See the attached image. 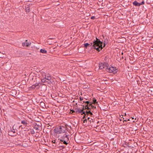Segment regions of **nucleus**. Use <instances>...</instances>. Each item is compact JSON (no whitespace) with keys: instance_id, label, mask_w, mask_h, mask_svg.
Wrapping results in <instances>:
<instances>
[{"instance_id":"58836bf2","label":"nucleus","mask_w":153,"mask_h":153,"mask_svg":"<svg viewBox=\"0 0 153 153\" xmlns=\"http://www.w3.org/2000/svg\"><path fill=\"white\" fill-rule=\"evenodd\" d=\"M87 121V120L86 119L85 120H84V123L85 122V121Z\"/></svg>"},{"instance_id":"2f4dec72","label":"nucleus","mask_w":153,"mask_h":153,"mask_svg":"<svg viewBox=\"0 0 153 153\" xmlns=\"http://www.w3.org/2000/svg\"><path fill=\"white\" fill-rule=\"evenodd\" d=\"M52 111H50V110H48V114H51V112Z\"/></svg>"},{"instance_id":"49530a36","label":"nucleus","mask_w":153,"mask_h":153,"mask_svg":"<svg viewBox=\"0 0 153 153\" xmlns=\"http://www.w3.org/2000/svg\"><path fill=\"white\" fill-rule=\"evenodd\" d=\"M128 120L129 121V119H128Z\"/></svg>"},{"instance_id":"a18cd8bd","label":"nucleus","mask_w":153,"mask_h":153,"mask_svg":"<svg viewBox=\"0 0 153 153\" xmlns=\"http://www.w3.org/2000/svg\"><path fill=\"white\" fill-rule=\"evenodd\" d=\"M27 40H26V42H27Z\"/></svg>"},{"instance_id":"20e7f679","label":"nucleus","mask_w":153,"mask_h":153,"mask_svg":"<svg viewBox=\"0 0 153 153\" xmlns=\"http://www.w3.org/2000/svg\"><path fill=\"white\" fill-rule=\"evenodd\" d=\"M50 119L48 118V122H49L48 123V129L51 128H53L55 126V122L53 121L51 122V121L52 120V119L51 118V117H50Z\"/></svg>"},{"instance_id":"2eb2a0df","label":"nucleus","mask_w":153,"mask_h":153,"mask_svg":"<svg viewBox=\"0 0 153 153\" xmlns=\"http://www.w3.org/2000/svg\"><path fill=\"white\" fill-rule=\"evenodd\" d=\"M40 51L41 53H46L47 52V51L46 50H45L44 49H41L40 50Z\"/></svg>"},{"instance_id":"79ce46f5","label":"nucleus","mask_w":153,"mask_h":153,"mask_svg":"<svg viewBox=\"0 0 153 153\" xmlns=\"http://www.w3.org/2000/svg\"><path fill=\"white\" fill-rule=\"evenodd\" d=\"M22 126V125H21V126H19V127H21Z\"/></svg>"},{"instance_id":"6e6552de","label":"nucleus","mask_w":153,"mask_h":153,"mask_svg":"<svg viewBox=\"0 0 153 153\" xmlns=\"http://www.w3.org/2000/svg\"><path fill=\"white\" fill-rule=\"evenodd\" d=\"M64 138H63V137H61L60 138V141L61 142H63L64 140H68V135L66 134H64Z\"/></svg>"},{"instance_id":"b1692460","label":"nucleus","mask_w":153,"mask_h":153,"mask_svg":"<svg viewBox=\"0 0 153 153\" xmlns=\"http://www.w3.org/2000/svg\"><path fill=\"white\" fill-rule=\"evenodd\" d=\"M66 141V140H64V141H63L62 142H63V143L64 144H65V145H67V144H68V143H67Z\"/></svg>"},{"instance_id":"4468645a","label":"nucleus","mask_w":153,"mask_h":153,"mask_svg":"<svg viewBox=\"0 0 153 153\" xmlns=\"http://www.w3.org/2000/svg\"><path fill=\"white\" fill-rule=\"evenodd\" d=\"M21 123L23 124L24 126H27V121H25V120H23L22 121Z\"/></svg>"},{"instance_id":"ea45409f","label":"nucleus","mask_w":153,"mask_h":153,"mask_svg":"<svg viewBox=\"0 0 153 153\" xmlns=\"http://www.w3.org/2000/svg\"><path fill=\"white\" fill-rule=\"evenodd\" d=\"M87 121V120L86 119L85 120H84V123L85 122V121Z\"/></svg>"},{"instance_id":"dca6fc26","label":"nucleus","mask_w":153,"mask_h":153,"mask_svg":"<svg viewBox=\"0 0 153 153\" xmlns=\"http://www.w3.org/2000/svg\"><path fill=\"white\" fill-rule=\"evenodd\" d=\"M85 109L91 110V109L88 106V104H87L86 105H85Z\"/></svg>"},{"instance_id":"09e8293b","label":"nucleus","mask_w":153,"mask_h":153,"mask_svg":"<svg viewBox=\"0 0 153 153\" xmlns=\"http://www.w3.org/2000/svg\"><path fill=\"white\" fill-rule=\"evenodd\" d=\"M120 120V121H121L122 120H121H121Z\"/></svg>"},{"instance_id":"f3484780","label":"nucleus","mask_w":153,"mask_h":153,"mask_svg":"<svg viewBox=\"0 0 153 153\" xmlns=\"http://www.w3.org/2000/svg\"><path fill=\"white\" fill-rule=\"evenodd\" d=\"M91 111V110H89V111H86V114L87 115H88V114H90L91 115L93 114L92 113Z\"/></svg>"},{"instance_id":"aec40b11","label":"nucleus","mask_w":153,"mask_h":153,"mask_svg":"<svg viewBox=\"0 0 153 153\" xmlns=\"http://www.w3.org/2000/svg\"><path fill=\"white\" fill-rule=\"evenodd\" d=\"M84 46L86 48H87V47L89 45H90V44H88V43H85L84 44Z\"/></svg>"},{"instance_id":"4be33fe9","label":"nucleus","mask_w":153,"mask_h":153,"mask_svg":"<svg viewBox=\"0 0 153 153\" xmlns=\"http://www.w3.org/2000/svg\"><path fill=\"white\" fill-rule=\"evenodd\" d=\"M93 99V102L94 103H97V100L94 98Z\"/></svg>"},{"instance_id":"72a5a7b5","label":"nucleus","mask_w":153,"mask_h":153,"mask_svg":"<svg viewBox=\"0 0 153 153\" xmlns=\"http://www.w3.org/2000/svg\"><path fill=\"white\" fill-rule=\"evenodd\" d=\"M55 140H54V141H52V142L53 143H55Z\"/></svg>"},{"instance_id":"c03bdc74","label":"nucleus","mask_w":153,"mask_h":153,"mask_svg":"<svg viewBox=\"0 0 153 153\" xmlns=\"http://www.w3.org/2000/svg\"><path fill=\"white\" fill-rule=\"evenodd\" d=\"M134 119V118L133 117V118H132V119Z\"/></svg>"},{"instance_id":"f257e3e1","label":"nucleus","mask_w":153,"mask_h":153,"mask_svg":"<svg viewBox=\"0 0 153 153\" xmlns=\"http://www.w3.org/2000/svg\"><path fill=\"white\" fill-rule=\"evenodd\" d=\"M96 41H94L93 46L98 52H99L103 48L102 47V42L100 41L99 39L96 38Z\"/></svg>"},{"instance_id":"ddd939ff","label":"nucleus","mask_w":153,"mask_h":153,"mask_svg":"<svg viewBox=\"0 0 153 153\" xmlns=\"http://www.w3.org/2000/svg\"><path fill=\"white\" fill-rule=\"evenodd\" d=\"M133 4L134 5H135L136 6H140V3L138 2L137 1H134L133 3Z\"/></svg>"},{"instance_id":"39448f33","label":"nucleus","mask_w":153,"mask_h":153,"mask_svg":"<svg viewBox=\"0 0 153 153\" xmlns=\"http://www.w3.org/2000/svg\"><path fill=\"white\" fill-rule=\"evenodd\" d=\"M108 64L107 63L104 62V63H99V69H102L104 68L106 69L107 67L108 66Z\"/></svg>"},{"instance_id":"1a4fd4ad","label":"nucleus","mask_w":153,"mask_h":153,"mask_svg":"<svg viewBox=\"0 0 153 153\" xmlns=\"http://www.w3.org/2000/svg\"><path fill=\"white\" fill-rule=\"evenodd\" d=\"M34 128L37 130H40L41 129V126L39 125H38L37 123L34 125Z\"/></svg>"},{"instance_id":"c756f323","label":"nucleus","mask_w":153,"mask_h":153,"mask_svg":"<svg viewBox=\"0 0 153 153\" xmlns=\"http://www.w3.org/2000/svg\"><path fill=\"white\" fill-rule=\"evenodd\" d=\"M31 134H34L35 132H34V131H33H33H31Z\"/></svg>"},{"instance_id":"9b49d317","label":"nucleus","mask_w":153,"mask_h":153,"mask_svg":"<svg viewBox=\"0 0 153 153\" xmlns=\"http://www.w3.org/2000/svg\"><path fill=\"white\" fill-rule=\"evenodd\" d=\"M31 44V43H29L28 42H23L22 43V45L23 46H25L26 47H28Z\"/></svg>"},{"instance_id":"4c0bfd02","label":"nucleus","mask_w":153,"mask_h":153,"mask_svg":"<svg viewBox=\"0 0 153 153\" xmlns=\"http://www.w3.org/2000/svg\"><path fill=\"white\" fill-rule=\"evenodd\" d=\"M49 42L48 41V42ZM51 44H52V43H49V42H48V44H49V45H51Z\"/></svg>"},{"instance_id":"37998d69","label":"nucleus","mask_w":153,"mask_h":153,"mask_svg":"<svg viewBox=\"0 0 153 153\" xmlns=\"http://www.w3.org/2000/svg\"><path fill=\"white\" fill-rule=\"evenodd\" d=\"M62 137H63V138H64V135Z\"/></svg>"},{"instance_id":"423d86ee","label":"nucleus","mask_w":153,"mask_h":153,"mask_svg":"<svg viewBox=\"0 0 153 153\" xmlns=\"http://www.w3.org/2000/svg\"><path fill=\"white\" fill-rule=\"evenodd\" d=\"M75 112L79 114H81L82 115L83 114H85V115H86L85 114V112L83 111V109H81L80 108H75Z\"/></svg>"},{"instance_id":"e433bc0d","label":"nucleus","mask_w":153,"mask_h":153,"mask_svg":"<svg viewBox=\"0 0 153 153\" xmlns=\"http://www.w3.org/2000/svg\"><path fill=\"white\" fill-rule=\"evenodd\" d=\"M51 39V37L49 38V37H48V40Z\"/></svg>"},{"instance_id":"c9c22d12","label":"nucleus","mask_w":153,"mask_h":153,"mask_svg":"<svg viewBox=\"0 0 153 153\" xmlns=\"http://www.w3.org/2000/svg\"><path fill=\"white\" fill-rule=\"evenodd\" d=\"M126 121H127V120H123V122H124V123L125 121L126 122Z\"/></svg>"},{"instance_id":"7ed1b4c3","label":"nucleus","mask_w":153,"mask_h":153,"mask_svg":"<svg viewBox=\"0 0 153 153\" xmlns=\"http://www.w3.org/2000/svg\"><path fill=\"white\" fill-rule=\"evenodd\" d=\"M106 69L107 71H108L110 73H113L114 74L116 73L117 71V69L114 67H110L108 65V66H107Z\"/></svg>"},{"instance_id":"393cba45","label":"nucleus","mask_w":153,"mask_h":153,"mask_svg":"<svg viewBox=\"0 0 153 153\" xmlns=\"http://www.w3.org/2000/svg\"><path fill=\"white\" fill-rule=\"evenodd\" d=\"M91 108L92 109H93L96 108V107L95 106H94V105H91Z\"/></svg>"},{"instance_id":"c85d7f7f","label":"nucleus","mask_w":153,"mask_h":153,"mask_svg":"<svg viewBox=\"0 0 153 153\" xmlns=\"http://www.w3.org/2000/svg\"><path fill=\"white\" fill-rule=\"evenodd\" d=\"M75 108L74 109V110H71V111L72 112V113H74L75 112Z\"/></svg>"},{"instance_id":"f03ea898","label":"nucleus","mask_w":153,"mask_h":153,"mask_svg":"<svg viewBox=\"0 0 153 153\" xmlns=\"http://www.w3.org/2000/svg\"><path fill=\"white\" fill-rule=\"evenodd\" d=\"M55 133L58 134L64 133L65 131V128L63 126H60L59 127L56 128L54 129Z\"/></svg>"},{"instance_id":"7c9ffc66","label":"nucleus","mask_w":153,"mask_h":153,"mask_svg":"<svg viewBox=\"0 0 153 153\" xmlns=\"http://www.w3.org/2000/svg\"><path fill=\"white\" fill-rule=\"evenodd\" d=\"M80 100L82 101L83 100V98L81 97H80Z\"/></svg>"},{"instance_id":"0eeeda50","label":"nucleus","mask_w":153,"mask_h":153,"mask_svg":"<svg viewBox=\"0 0 153 153\" xmlns=\"http://www.w3.org/2000/svg\"><path fill=\"white\" fill-rule=\"evenodd\" d=\"M48 80V78L47 79L46 78H44L42 79V82L43 83V85H45L47 86V85L48 84V81H46V80ZM47 88V87H46Z\"/></svg>"},{"instance_id":"cd10ccee","label":"nucleus","mask_w":153,"mask_h":153,"mask_svg":"<svg viewBox=\"0 0 153 153\" xmlns=\"http://www.w3.org/2000/svg\"><path fill=\"white\" fill-rule=\"evenodd\" d=\"M91 105H92V104L91 103H89L88 104V106L89 107L90 106H91Z\"/></svg>"},{"instance_id":"a211bd4d","label":"nucleus","mask_w":153,"mask_h":153,"mask_svg":"<svg viewBox=\"0 0 153 153\" xmlns=\"http://www.w3.org/2000/svg\"><path fill=\"white\" fill-rule=\"evenodd\" d=\"M107 39H105V41L104 42V46H103V47H104V46H105V45H106L107 44Z\"/></svg>"},{"instance_id":"412c9836","label":"nucleus","mask_w":153,"mask_h":153,"mask_svg":"<svg viewBox=\"0 0 153 153\" xmlns=\"http://www.w3.org/2000/svg\"><path fill=\"white\" fill-rule=\"evenodd\" d=\"M26 12H29L30 11V8L29 7H26Z\"/></svg>"},{"instance_id":"f8f14e48","label":"nucleus","mask_w":153,"mask_h":153,"mask_svg":"<svg viewBox=\"0 0 153 153\" xmlns=\"http://www.w3.org/2000/svg\"><path fill=\"white\" fill-rule=\"evenodd\" d=\"M39 84L37 83L35 85H33L32 86V88L33 89H35L36 88L37 89H38L39 88Z\"/></svg>"},{"instance_id":"6ab92c4d","label":"nucleus","mask_w":153,"mask_h":153,"mask_svg":"<svg viewBox=\"0 0 153 153\" xmlns=\"http://www.w3.org/2000/svg\"><path fill=\"white\" fill-rule=\"evenodd\" d=\"M88 120L89 121L90 123L94 122L93 120L92 119H91L90 117H88Z\"/></svg>"},{"instance_id":"a19ab883","label":"nucleus","mask_w":153,"mask_h":153,"mask_svg":"<svg viewBox=\"0 0 153 153\" xmlns=\"http://www.w3.org/2000/svg\"><path fill=\"white\" fill-rule=\"evenodd\" d=\"M84 117H83V118H84V117L85 116V114H84Z\"/></svg>"},{"instance_id":"de8ad7c7","label":"nucleus","mask_w":153,"mask_h":153,"mask_svg":"<svg viewBox=\"0 0 153 153\" xmlns=\"http://www.w3.org/2000/svg\"><path fill=\"white\" fill-rule=\"evenodd\" d=\"M50 117V116L48 115V117Z\"/></svg>"},{"instance_id":"f704fd0d","label":"nucleus","mask_w":153,"mask_h":153,"mask_svg":"<svg viewBox=\"0 0 153 153\" xmlns=\"http://www.w3.org/2000/svg\"><path fill=\"white\" fill-rule=\"evenodd\" d=\"M84 109H85V108H84V106H83V107L82 109H83V110Z\"/></svg>"},{"instance_id":"5701e85b","label":"nucleus","mask_w":153,"mask_h":153,"mask_svg":"<svg viewBox=\"0 0 153 153\" xmlns=\"http://www.w3.org/2000/svg\"><path fill=\"white\" fill-rule=\"evenodd\" d=\"M83 103H85L87 104L88 105V104L89 103V102L88 101H83Z\"/></svg>"},{"instance_id":"a878e982","label":"nucleus","mask_w":153,"mask_h":153,"mask_svg":"<svg viewBox=\"0 0 153 153\" xmlns=\"http://www.w3.org/2000/svg\"><path fill=\"white\" fill-rule=\"evenodd\" d=\"M144 4V2L143 1L141 3H140V6L141 5L143 4Z\"/></svg>"},{"instance_id":"bb28decb","label":"nucleus","mask_w":153,"mask_h":153,"mask_svg":"<svg viewBox=\"0 0 153 153\" xmlns=\"http://www.w3.org/2000/svg\"><path fill=\"white\" fill-rule=\"evenodd\" d=\"M95 18V17L94 16H92L91 17V19H94Z\"/></svg>"},{"instance_id":"9d476101","label":"nucleus","mask_w":153,"mask_h":153,"mask_svg":"<svg viewBox=\"0 0 153 153\" xmlns=\"http://www.w3.org/2000/svg\"><path fill=\"white\" fill-rule=\"evenodd\" d=\"M54 82V81L52 79H51V77H48V84H50V85H51V84H53Z\"/></svg>"},{"instance_id":"473e14b6","label":"nucleus","mask_w":153,"mask_h":153,"mask_svg":"<svg viewBox=\"0 0 153 153\" xmlns=\"http://www.w3.org/2000/svg\"><path fill=\"white\" fill-rule=\"evenodd\" d=\"M12 132H13L14 133H16V131H12Z\"/></svg>"}]
</instances>
